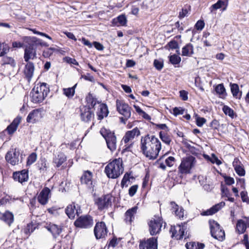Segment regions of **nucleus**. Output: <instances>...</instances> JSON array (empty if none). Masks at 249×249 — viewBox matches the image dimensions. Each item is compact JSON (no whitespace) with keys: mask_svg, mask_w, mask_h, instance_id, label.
Returning <instances> with one entry per match:
<instances>
[{"mask_svg":"<svg viewBox=\"0 0 249 249\" xmlns=\"http://www.w3.org/2000/svg\"><path fill=\"white\" fill-rule=\"evenodd\" d=\"M46 228L54 238H56L62 231V227L56 224H50Z\"/></svg>","mask_w":249,"mask_h":249,"instance_id":"obj_20","label":"nucleus"},{"mask_svg":"<svg viewBox=\"0 0 249 249\" xmlns=\"http://www.w3.org/2000/svg\"><path fill=\"white\" fill-rule=\"evenodd\" d=\"M194 54V47L192 44L188 43L182 48V55L191 56Z\"/></svg>","mask_w":249,"mask_h":249,"instance_id":"obj_31","label":"nucleus"},{"mask_svg":"<svg viewBox=\"0 0 249 249\" xmlns=\"http://www.w3.org/2000/svg\"><path fill=\"white\" fill-rule=\"evenodd\" d=\"M92 173L89 171L85 172L83 176L81 177L80 180L82 184H85L88 187L91 188L92 185Z\"/></svg>","mask_w":249,"mask_h":249,"instance_id":"obj_25","label":"nucleus"},{"mask_svg":"<svg viewBox=\"0 0 249 249\" xmlns=\"http://www.w3.org/2000/svg\"><path fill=\"white\" fill-rule=\"evenodd\" d=\"M162 225V219L158 217L153 218L148 223L149 230L151 235H156L160 233Z\"/></svg>","mask_w":249,"mask_h":249,"instance_id":"obj_9","label":"nucleus"},{"mask_svg":"<svg viewBox=\"0 0 249 249\" xmlns=\"http://www.w3.org/2000/svg\"><path fill=\"white\" fill-rule=\"evenodd\" d=\"M205 25L204 22L203 20H198L195 25V27L197 30H202Z\"/></svg>","mask_w":249,"mask_h":249,"instance_id":"obj_57","label":"nucleus"},{"mask_svg":"<svg viewBox=\"0 0 249 249\" xmlns=\"http://www.w3.org/2000/svg\"><path fill=\"white\" fill-rule=\"evenodd\" d=\"M140 134L141 132L140 130L138 127H135L132 130L127 131L125 132L122 141L125 143H127L128 142L133 140L135 137H138Z\"/></svg>","mask_w":249,"mask_h":249,"instance_id":"obj_15","label":"nucleus"},{"mask_svg":"<svg viewBox=\"0 0 249 249\" xmlns=\"http://www.w3.org/2000/svg\"><path fill=\"white\" fill-rule=\"evenodd\" d=\"M141 149L145 156H158L161 150V143L155 136L147 134L141 138Z\"/></svg>","mask_w":249,"mask_h":249,"instance_id":"obj_2","label":"nucleus"},{"mask_svg":"<svg viewBox=\"0 0 249 249\" xmlns=\"http://www.w3.org/2000/svg\"><path fill=\"white\" fill-rule=\"evenodd\" d=\"M20 120L21 118L20 117L15 118L12 123L7 126L5 131H7L9 135L13 134L17 130L18 125L20 122Z\"/></svg>","mask_w":249,"mask_h":249,"instance_id":"obj_27","label":"nucleus"},{"mask_svg":"<svg viewBox=\"0 0 249 249\" xmlns=\"http://www.w3.org/2000/svg\"><path fill=\"white\" fill-rule=\"evenodd\" d=\"M128 181H129V174L125 173L121 181V187L123 188Z\"/></svg>","mask_w":249,"mask_h":249,"instance_id":"obj_56","label":"nucleus"},{"mask_svg":"<svg viewBox=\"0 0 249 249\" xmlns=\"http://www.w3.org/2000/svg\"><path fill=\"white\" fill-rule=\"evenodd\" d=\"M9 50L8 46L5 43H0V56H3Z\"/></svg>","mask_w":249,"mask_h":249,"instance_id":"obj_39","label":"nucleus"},{"mask_svg":"<svg viewBox=\"0 0 249 249\" xmlns=\"http://www.w3.org/2000/svg\"><path fill=\"white\" fill-rule=\"evenodd\" d=\"M210 126L213 129H217L219 126V122L217 120L214 119L211 123Z\"/></svg>","mask_w":249,"mask_h":249,"instance_id":"obj_60","label":"nucleus"},{"mask_svg":"<svg viewBox=\"0 0 249 249\" xmlns=\"http://www.w3.org/2000/svg\"><path fill=\"white\" fill-rule=\"evenodd\" d=\"M228 0H219L216 3L212 5L213 9L217 10L219 8H223L225 10L228 5Z\"/></svg>","mask_w":249,"mask_h":249,"instance_id":"obj_34","label":"nucleus"},{"mask_svg":"<svg viewBox=\"0 0 249 249\" xmlns=\"http://www.w3.org/2000/svg\"><path fill=\"white\" fill-rule=\"evenodd\" d=\"M39 165L40 170H44L47 168V161L44 158L40 159V163H39Z\"/></svg>","mask_w":249,"mask_h":249,"instance_id":"obj_55","label":"nucleus"},{"mask_svg":"<svg viewBox=\"0 0 249 249\" xmlns=\"http://www.w3.org/2000/svg\"><path fill=\"white\" fill-rule=\"evenodd\" d=\"M196 124L199 127H201L206 122L204 118L197 117L196 118Z\"/></svg>","mask_w":249,"mask_h":249,"instance_id":"obj_58","label":"nucleus"},{"mask_svg":"<svg viewBox=\"0 0 249 249\" xmlns=\"http://www.w3.org/2000/svg\"><path fill=\"white\" fill-rule=\"evenodd\" d=\"M122 159H116L109 162L105 167V172L108 178H118L124 172Z\"/></svg>","mask_w":249,"mask_h":249,"instance_id":"obj_3","label":"nucleus"},{"mask_svg":"<svg viewBox=\"0 0 249 249\" xmlns=\"http://www.w3.org/2000/svg\"><path fill=\"white\" fill-rule=\"evenodd\" d=\"M241 198L243 202L247 203L249 205V199L248 196L247 191H242L240 193Z\"/></svg>","mask_w":249,"mask_h":249,"instance_id":"obj_49","label":"nucleus"},{"mask_svg":"<svg viewBox=\"0 0 249 249\" xmlns=\"http://www.w3.org/2000/svg\"><path fill=\"white\" fill-rule=\"evenodd\" d=\"M225 205V203L224 202L222 201L213 206L209 209H208L206 211L202 212L201 213V214L203 216L212 215L217 213Z\"/></svg>","mask_w":249,"mask_h":249,"instance_id":"obj_19","label":"nucleus"},{"mask_svg":"<svg viewBox=\"0 0 249 249\" xmlns=\"http://www.w3.org/2000/svg\"><path fill=\"white\" fill-rule=\"evenodd\" d=\"M50 193V190L47 187L42 189L38 196V200L40 204L45 205L47 203Z\"/></svg>","mask_w":249,"mask_h":249,"instance_id":"obj_24","label":"nucleus"},{"mask_svg":"<svg viewBox=\"0 0 249 249\" xmlns=\"http://www.w3.org/2000/svg\"><path fill=\"white\" fill-rule=\"evenodd\" d=\"M6 161L12 165H15L18 162V157H5Z\"/></svg>","mask_w":249,"mask_h":249,"instance_id":"obj_42","label":"nucleus"},{"mask_svg":"<svg viewBox=\"0 0 249 249\" xmlns=\"http://www.w3.org/2000/svg\"><path fill=\"white\" fill-rule=\"evenodd\" d=\"M175 160V158L174 157H168V158L166 159L165 162L167 166L169 167H171L173 166V162Z\"/></svg>","mask_w":249,"mask_h":249,"instance_id":"obj_61","label":"nucleus"},{"mask_svg":"<svg viewBox=\"0 0 249 249\" xmlns=\"http://www.w3.org/2000/svg\"><path fill=\"white\" fill-rule=\"evenodd\" d=\"M107 229L103 222H97L94 229V233L97 239L105 237L107 235Z\"/></svg>","mask_w":249,"mask_h":249,"instance_id":"obj_14","label":"nucleus"},{"mask_svg":"<svg viewBox=\"0 0 249 249\" xmlns=\"http://www.w3.org/2000/svg\"><path fill=\"white\" fill-rule=\"evenodd\" d=\"M221 191L223 196L229 197L231 194L229 189L223 184H221Z\"/></svg>","mask_w":249,"mask_h":249,"instance_id":"obj_47","label":"nucleus"},{"mask_svg":"<svg viewBox=\"0 0 249 249\" xmlns=\"http://www.w3.org/2000/svg\"><path fill=\"white\" fill-rule=\"evenodd\" d=\"M0 219L3 221L10 227L14 220V214L9 211H6L2 214Z\"/></svg>","mask_w":249,"mask_h":249,"instance_id":"obj_26","label":"nucleus"},{"mask_svg":"<svg viewBox=\"0 0 249 249\" xmlns=\"http://www.w3.org/2000/svg\"><path fill=\"white\" fill-rule=\"evenodd\" d=\"M196 160L195 157H186L184 158L178 167V171L182 174L190 173V170L195 165Z\"/></svg>","mask_w":249,"mask_h":249,"instance_id":"obj_7","label":"nucleus"},{"mask_svg":"<svg viewBox=\"0 0 249 249\" xmlns=\"http://www.w3.org/2000/svg\"><path fill=\"white\" fill-rule=\"evenodd\" d=\"M65 212L70 218L73 219L74 218L75 214L78 213V210L76 209L74 205L71 204L67 206Z\"/></svg>","mask_w":249,"mask_h":249,"instance_id":"obj_30","label":"nucleus"},{"mask_svg":"<svg viewBox=\"0 0 249 249\" xmlns=\"http://www.w3.org/2000/svg\"><path fill=\"white\" fill-rule=\"evenodd\" d=\"M66 160V157H55L53 159V162L57 167H59Z\"/></svg>","mask_w":249,"mask_h":249,"instance_id":"obj_41","label":"nucleus"},{"mask_svg":"<svg viewBox=\"0 0 249 249\" xmlns=\"http://www.w3.org/2000/svg\"><path fill=\"white\" fill-rule=\"evenodd\" d=\"M13 178L15 181L20 183L27 181L28 179V173L26 170H22L21 171L15 172L13 174Z\"/></svg>","mask_w":249,"mask_h":249,"instance_id":"obj_17","label":"nucleus"},{"mask_svg":"<svg viewBox=\"0 0 249 249\" xmlns=\"http://www.w3.org/2000/svg\"><path fill=\"white\" fill-rule=\"evenodd\" d=\"M118 22L121 26H126L127 23V19L124 15H121L117 18Z\"/></svg>","mask_w":249,"mask_h":249,"instance_id":"obj_45","label":"nucleus"},{"mask_svg":"<svg viewBox=\"0 0 249 249\" xmlns=\"http://www.w3.org/2000/svg\"><path fill=\"white\" fill-rule=\"evenodd\" d=\"M74 225L76 227L88 229L91 228L93 225L92 217L89 215L81 216L74 222Z\"/></svg>","mask_w":249,"mask_h":249,"instance_id":"obj_8","label":"nucleus"},{"mask_svg":"<svg viewBox=\"0 0 249 249\" xmlns=\"http://www.w3.org/2000/svg\"><path fill=\"white\" fill-rule=\"evenodd\" d=\"M138 186L137 185H134L132 186L129 189V195L130 196H133L136 193Z\"/></svg>","mask_w":249,"mask_h":249,"instance_id":"obj_54","label":"nucleus"},{"mask_svg":"<svg viewBox=\"0 0 249 249\" xmlns=\"http://www.w3.org/2000/svg\"><path fill=\"white\" fill-rule=\"evenodd\" d=\"M40 109H36L32 110L28 115L26 121L27 123H35L37 121L40 116Z\"/></svg>","mask_w":249,"mask_h":249,"instance_id":"obj_23","label":"nucleus"},{"mask_svg":"<svg viewBox=\"0 0 249 249\" xmlns=\"http://www.w3.org/2000/svg\"><path fill=\"white\" fill-rule=\"evenodd\" d=\"M215 91L221 97H224L226 95V89L223 84L217 85L215 88Z\"/></svg>","mask_w":249,"mask_h":249,"instance_id":"obj_35","label":"nucleus"},{"mask_svg":"<svg viewBox=\"0 0 249 249\" xmlns=\"http://www.w3.org/2000/svg\"><path fill=\"white\" fill-rule=\"evenodd\" d=\"M93 45L95 48L99 51H102L104 48L102 44L96 41L93 42Z\"/></svg>","mask_w":249,"mask_h":249,"instance_id":"obj_63","label":"nucleus"},{"mask_svg":"<svg viewBox=\"0 0 249 249\" xmlns=\"http://www.w3.org/2000/svg\"><path fill=\"white\" fill-rule=\"evenodd\" d=\"M185 110L181 107H175L173 109V114L176 116L183 114Z\"/></svg>","mask_w":249,"mask_h":249,"instance_id":"obj_46","label":"nucleus"},{"mask_svg":"<svg viewBox=\"0 0 249 249\" xmlns=\"http://www.w3.org/2000/svg\"><path fill=\"white\" fill-rule=\"evenodd\" d=\"M234 168L236 173L240 176H244L245 175V170L241 165L236 166Z\"/></svg>","mask_w":249,"mask_h":249,"instance_id":"obj_48","label":"nucleus"},{"mask_svg":"<svg viewBox=\"0 0 249 249\" xmlns=\"http://www.w3.org/2000/svg\"><path fill=\"white\" fill-rule=\"evenodd\" d=\"M167 45L171 49H175L179 48L178 42L175 40H171V41H170L168 43Z\"/></svg>","mask_w":249,"mask_h":249,"instance_id":"obj_52","label":"nucleus"},{"mask_svg":"<svg viewBox=\"0 0 249 249\" xmlns=\"http://www.w3.org/2000/svg\"><path fill=\"white\" fill-rule=\"evenodd\" d=\"M180 97L183 101H186L188 100V92L184 90H182L179 91Z\"/></svg>","mask_w":249,"mask_h":249,"instance_id":"obj_59","label":"nucleus"},{"mask_svg":"<svg viewBox=\"0 0 249 249\" xmlns=\"http://www.w3.org/2000/svg\"><path fill=\"white\" fill-rule=\"evenodd\" d=\"M187 249H197L196 243L195 242H189L186 243L185 245Z\"/></svg>","mask_w":249,"mask_h":249,"instance_id":"obj_62","label":"nucleus"},{"mask_svg":"<svg viewBox=\"0 0 249 249\" xmlns=\"http://www.w3.org/2000/svg\"><path fill=\"white\" fill-rule=\"evenodd\" d=\"M140 249H157L158 242L156 237H151L146 240L140 241L139 244Z\"/></svg>","mask_w":249,"mask_h":249,"instance_id":"obj_13","label":"nucleus"},{"mask_svg":"<svg viewBox=\"0 0 249 249\" xmlns=\"http://www.w3.org/2000/svg\"><path fill=\"white\" fill-rule=\"evenodd\" d=\"M111 196L107 194L98 198L95 202V203L98 207L99 210H103L107 209L111 205Z\"/></svg>","mask_w":249,"mask_h":249,"instance_id":"obj_10","label":"nucleus"},{"mask_svg":"<svg viewBox=\"0 0 249 249\" xmlns=\"http://www.w3.org/2000/svg\"><path fill=\"white\" fill-rule=\"evenodd\" d=\"M27 62L25 65L24 73L28 81H30L33 76L35 68L33 63L29 61Z\"/></svg>","mask_w":249,"mask_h":249,"instance_id":"obj_28","label":"nucleus"},{"mask_svg":"<svg viewBox=\"0 0 249 249\" xmlns=\"http://www.w3.org/2000/svg\"><path fill=\"white\" fill-rule=\"evenodd\" d=\"M108 111L106 105L101 104L99 106V111L97 112L98 119L102 120L104 117L108 115Z\"/></svg>","mask_w":249,"mask_h":249,"instance_id":"obj_29","label":"nucleus"},{"mask_svg":"<svg viewBox=\"0 0 249 249\" xmlns=\"http://www.w3.org/2000/svg\"><path fill=\"white\" fill-rule=\"evenodd\" d=\"M223 111L224 113L230 116L231 118H233L234 117V112L232 109L230 108L227 106H224L223 107Z\"/></svg>","mask_w":249,"mask_h":249,"instance_id":"obj_37","label":"nucleus"},{"mask_svg":"<svg viewBox=\"0 0 249 249\" xmlns=\"http://www.w3.org/2000/svg\"><path fill=\"white\" fill-rule=\"evenodd\" d=\"M36 228L35 224L30 223L22 230L26 237H28L31 233H32Z\"/></svg>","mask_w":249,"mask_h":249,"instance_id":"obj_33","label":"nucleus"},{"mask_svg":"<svg viewBox=\"0 0 249 249\" xmlns=\"http://www.w3.org/2000/svg\"><path fill=\"white\" fill-rule=\"evenodd\" d=\"M80 116L82 121L88 122L93 118L94 114L91 111L89 107H83L81 108Z\"/></svg>","mask_w":249,"mask_h":249,"instance_id":"obj_18","label":"nucleus"},{"mask_svg":"<svg viewBox=\"0 0 249 249\" xmlns=\"http://www.w3.org/2000/svg\"><path fill=\"white\" fill-rule=\"evenodd\" d=\"M160 137L163 142L167 144H170L171 142V139L169 136L167 135L165 132L160 131Z\"/></svg>","mask_w":249,"mask_h":249,"instance_id":"obj_36","label":"nucleus"},{"mask_svg":"<svg viewBox=\"0 0 249 249\" xmlns=\"http://www.w3.org/2000/svg\"><path fill=\"white\" fill-rule=\"evenodd\" d=\"M138 210L137 206H134L126 211L124 214V221L126 223L131 224L134 219V215Z\"/></svg>","mask_w":249,"mask_h":249,"instance_id":"obj_22","label":"nucleus"},{"mask_svg":"<svg viewBox=\"0 0 249 249\" xmlns=\"http://www.w3.org/2000/svg\"><path fill=\"white\" fill-rule=\"evenodd\" d=\"M169 61L173 65L178 64L181 61V57L174 54L169 56Z\"/></svg>","mask_w":249,"mask_h":249,"instance_id":"obj_38","label":"nucleus"},{"mask_svg":"<svg viewBox=\"0 0 249 249\" xmlns=\"http://www.w3.org/2000/svg\"><path fill=\"white\" fill-rule=\"evenodd\" d=\"M100 133L105 139L108 148L111 151H114L116 148V138L114 133L105 128L100 130Z\"/></svg>","mask_w":249,"mask_h":249,"instance_id":"obj_5","label":"nucleus"},{"mask_svg":"<svg viewBox=\"0 0 249 249\" xmlns=\"http://www.w3.org/2000/svg\"><path fill=\"white\" fill-rule=\"evenodd\" d=\"M116 107L118 111L126 119L131 116V107L123 101L117 100Z\"/></svg>","mask_w":249,"mask_h":249,"instance_id":"obj_11","label":"nucleus"},{"mask_svg":"<svg viewBox=\"0 0 249 249\" xmlns=\"http://www.w3.org/2000/svg\"><path fill=\"white\" fill-rule=\"evenodd\" d=\"M231 90L234 97L237 99H240L242 95V92H239V86L237 84H230Z\"/></svg>","mask_w":249,"mask_h":249,"instance_id":"obj_32","label":"nucleus"},{"mask_svg":"<svg viewBox=\"0 0 249 249\" xmlns=\"http://www.w3.org/2000/svg\"><path fill=\"white\" fill-rule=\"evenodd\" d=\"M209 224L212 236L219 241H223L225 239V234L220 225L214 220H210Z\"/></svg>","mask_w":249,"mask_h":249,"instance_id":"obj_6","label":"nucleus"},{"mask_svg":"<svg viewBox=\"0 0 249 249\" xmlns=\"http://www.w3.org/2000/svg\"><path fill=\"white\" fill-rule=\"evenodd\" d=\"M186 229V227L185 223L182 225L171 226L170 232L172 233V237H175L177 240L182 239Z\"/></svg>","mask_w":249,"mask_h":249,"instance_id":"obj_12","label":"nucleus"},{"mask_svg":"<svg viewBox=\"0 0 249 249\" xmlns=\"http://www.w3.org/2000/svg\"><path fill=\"white\" fill-rule=\"evenodd\" d=\"M63 93L68 98L72 97L75 93L74 89L72 88H64L63 89Z\"/></svg>","mask_w":249,"mask_h":249,"instance_id":"obj_40","label":"nucleus"},{"mask_svg":"<svg viewBox=\"0 0 249 249\" xmlns=\"http://www.w3.org/2000/svg\"><path fill=\"white\" fill-rule=\"evenodd\" d=\"M210 34L208 32H205L203 34V37L206 38L204 40V44L206 46H211L212 45V41L211 40V37H210Z\"/></svg>","mask_w":249,"mask_h":249,"instance_id":"obj_43","label":"nucleus"},{"mask_svg":"<svg viewBox=\"0 0 249 249\" xmlns=\"http://www.w3.org/2000/svg\"><path fill=\"white\" fill-rule=\"evenodd\" d=\"M248 227H249V217H245L244 219L237 220L236 230L239 234L244 233Z\"/></svg>","mask_w":249,"mask_h":249,"instance_id":"obj_16","label":"nucleus"},{"mask_svg":"<svg viewBox=\"0 0 249 249\" xmlns=\"http://www.w3.org/2000/svg\"><path fill=\"white\" fill-rule=\"evenodd\" d=\"M139 11V9L137 5H133L131 8V14L134 15H137Z\"/></svg>","mask_w":249,"mask_h":249,"instance_id":"obj_64","label":"nucleus"},{"mask_svg":"<svg viewBox=\"0 0 249 249\" xmlns=\"http://www.w3.org/2000/svg\"><path fill=\"white\" fill-rule=\"evenodd\" d=\"M23 39L24 43V59L26 62L37 57L36 51L39 46H49L47 43L35 36H24Z\"/></svg>","mask_w":249,"mask_h":249,"instance_id":"obj_1","label":"nucleus"},{"mask_svg":"<svg viewBox=\"0 0 249 249\" xmlns=\"http://www.w3.org/2000/svg\"><path fill=\"white\" fill-rule=\"evenodd\" d=\"M225 183L228 185H231L234 183V179L233 178L225 176L224 177Z\"/></svg>","mask_w":249,"mask_h":249,"instance_id":"obj_51","label":"nucleus"},{"mask_svg":"<svg viewBox=\"0 0 249 249\" xmlns=\"http://www.w3.org/2000/svg\"><path fill=\"white\" fill-rule=\"evenodd\" d=\"M55 50V49L53 48H50L46 50H45L43 52V56L44 57H49L51 56V55L53 53V51Z\"/></svg>","mask_w":249,"mask_h":249,"instance_id":"obj_50","label":"nucleus"},{"mask_svg":"<svg viewBox=\"0 0 249 249\" xmlns=\"http://www.w3.org/2000/svg\"><path fill=\"white\" fill-rule=\"evenodd\" d=\"M50 92L49 88L45 83L37 84L30 92L31 101L36 104L43 102Z\"/></svg>","mask_w":249,"mask_h":249,"instance_id":"obj_4","label":"nucleus"},{"mask_svg":"<svg viewBox=\"0 0 249 249\" xmlns=\"http://www.w3.org/2000/svg\"><path fill=\"white\" fill-rule=\"evenodd\" d=\"M170 205L172 213H174L177 217L181 219L184 217V209L182 207H179L174 201H171Z\"/></svg>","mask_w":249,"mask_h":249,"instance_id":"obj_21","label":"nucleus"},{"mask_svg":"<svg viewBox=\"0 0 249 249\" xmlns=\"http://www.w3.org/2000/svg\"><path fill=\"white\" fill-rule=\"evenodd\" d=\"M154 65L155 67L156 68V69H157L159 71L161 70L163 67V64L162 62H161L157 59L154 60Z\"/></svg>","mask_w":249,"mask_h":249,"instance_id":"obj_53","label":"nucleus"},{"mask_svg":"<svg viewBox=\"0 0 249 249\" xmlns=\"http://www.w3.org/2000/svg\"><path fill=\"white\" fill-rule=\"evenodd\" d=\"M207 160L210 161L212 163H215L219 165L222 163V161L217 158V157H204Z\"/></svg>","mask_w":249,"mask_h":249,"instance_id":"obj_44","label":"nucleus"}]
</instances>
